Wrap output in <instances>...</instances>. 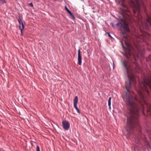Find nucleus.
Wrapping results in <instances>:
<instances>
[{
    "label": "nucleus",
    "mask_w": 151,
    "mask_h": 151,
    "mask_svg": "<svg viewBox=\"0 0 151 151\" xmlns=\"http://www.w3.org/2000/svg\"><path fill=\"white\" fill-rule=\"evenodd\" d=\"M124 68L127 70L129 79L128 83L126 82L125 87L127 93L122 96L124 101L127 106V111L124 114L127 119H138L139 112L141 109L144 115L146 111L148 115H151V107L150 104L147 101L149 96L148 88L151 90V73L147 77L144 78L142 83L137 88L139 98L132 95L130 92L131 83H136L135 73L139 69L138 64L133 62L128 65L125 61L121 62Z\"/></svg>",
    "instance_id": "nucleus-1"
},
{
    "label": "nucleus",
    "mask_w": 151,
    "mask_h": 151,
    "mask_svg": "<svg viewBox=\"0 0 151 151\" xmlns=\"http://www.w3.org/2000/svg\"><path fill=\"white\" fill-rule=\"evenodd\" d=\"M128 18L120 19V21L115 24L119 27L122 31V35L123 38L121 41L122 47L124 50L125 56L127 58H129L130 56L133 54V51L134 49L132 45L129 43V38L127 36V33L129 32L130 30L128 24L127 23V19Z\"/></svg>",
    "instance_id": "nucleus-2"
},
{
    "label": "nucleus",
    "mask_w": 151,
    "mask_h": 151,
    "mask_svg": "<svg viewBox=\"0 0 151 151\" xmlns=\"http://www.w3.org/2000/svg\"><path fill=\"white\" fill-rule=\"evenodd\" d=\"M149 26L151 27V18L147 14L146 21H145L144 23L142 22V25L140 27V30L141 32L140 34L136 36L137 42L135 44V47L138 52V56L140 55L141 56L143 57L144 56L143 51L144 48L142 46L143 44H142L143 42H145L147 44L148 47L149 46V45L147 42V40L150 35L146 32H143L141 28L142 27L144 29L147 30L149 29Z\"/></svg>",
    "instance_id": "nucleus-3"
},
{
    "label": "nucleus",
    "mask_w": 151,
    "mask_h": 151,
    "mask_svg": "<svg viewBox=\"0 0 151 151\" xmlns=\"http://www.w3.org/2000/svg\"><path fill=\"white\" fill-rule=\"evenodd\" d=\"M136 3H135L133 1H132V3L133 4V12L134 14L137 12L139 14L140 12V7L141 5L144 6V11L145 12L146 9L145 7V6L142 0H135Z\"/></svg>",
    "instance_id": "nucleus-4"
},
{
    "label": "nucleus",
    "mask_w": 151,
    "mask_h": 151,
    "mask_svg": "<svg viewBox=\"0 0 151 151\" xmlns=\"http://www.w3.org/2000/svg\"><path fill=\"white\" fill-rule=\"evenodd\" d=\"M18 21L19 23V27L22 33V31L24 28V26L20 16L19 17Z\"/></svg>",
    "instance_id": "nucleus-5"
},
{
    "label": "nucleus",
    "mask_w": 151,
    "mask_h": 151,
    "mask_svg": "<svg viewBox=\"0 0 151 151\" xmlns=\"http://www.w3.org/2000/svg\"><path fill=\"white\" fill-rule=\"evenodd\" d=\"M62 125L63 128L66 130H68L70 128V124L68 122L63 120L62 121Z\"/></svg>",
    "instance_id": "nucleus-6"
},
{
    "label": "nucleus",
    "mask_w": 151,
    "mask_h": 151,
    "mask_svg": "<svg viewBox=\"0 0 151 151\" xmlns=\"http://www.w3.org/2000/svg\"><path fill=\"white\" fill-rule=\"evenodd\" d=\"M78 96H75L73 100V105L74 108L77 110V112L80 114V112L77 106V103H78Z\"/></svg>",
    "instance_id": "nucleus-7"
},
{
    "label": "nucleus",
    "mask_w": 151,
    "mask_h": 151,
    "mask_svg": "<svg viewBox=\"0 0 151 151\" xmlns=\"http://www.w3.org/2000/svg\"><path fill=\"white\" fill-rule=\"evenodd\" d=\"M82 63V58L81 55V51L80 49L78 51V63L79 65H81Z\"/></svg>",
    "instance_id": "nucleus-8"
},
{
    "label": "nucleus",
    "mask_w": 151,
    "mask_h": 151,
    "mask_svg": "<svg viewBox=\"0 0 151 151\" xmlns=\"http://www.w3.org/2000/svg\"><path fill=\"white\" fill-rule=\"evenodd\" d=\"M141 137L142 139L143 140V141L146 142L147 145H149V142L147 140V139L145 137V135L144 134H143L142 135V136Z\"/></svg>",
    "instance_id": "nucleus-9"
},
{
    "label": "nucleus",
    "mask_w": 151,
    "mask_h": 151,
    "mask_svg": "<svg viewBox=\"0 0 151 151\" xmlns=\"http://www.w3.org/2000/svg\"><path fill=\"white\" fill-rule=\"evenodd\" d=\"M147 132L149 135L150 139L151 140V130H147Z\"/></svg>",
    "instance_id": "nucleus-10"
},
{
    "label": "nucleus",
    "mask_w": 151,
    "mask_h": 151,
    "mask_svg": "<svg viewBox=\"0 0 151 151\" xmlns=\"http://www.w3.org/2000/svg\"><path fill=\"white\" fill-rule=\"evenodd\" d=\"M111 97H109L108 100V106H109V109H111Z\"/></svg>",
    "instance_id": "nucleus-11"
},
{
    "label": "nucleus",
    "mask_w": 151,
    "mask_h": 151,
    "mask_svg": "<svg viewBox=\"0 0 151 151\" xmlns=\"http://www.w3.org/2000/svg\"><path fill=\"white\" fill-rule=\"evenodd\" d=\"M146 60L147 61H151V54L150 55H149L148 58L146 59Z\"/></svg>",
    "instance_id": "nucleus-12"
},
{
    "label": "nucleus",
    "mask_w": 151,
    "mask_h": 151,
    "mask_svg": "<svg viewBox=\"0 0 151 151\" xmlns=\"http://www.w3.org/2000/svg\"><path fill=\"white\" fill-rule=\"evenodd\" d=\"M65 10H66V11L68 12V13L70 11L67 8L66 6H65Z\"/></svg>",
    "instance_id": "nucleus-13"
},
{
    "label": "nucleus",
    "mask_w": 151,
    "mask_h": 151,
    "mask_svg": "<svg viewBox=\"0 0 151 151\" xmlns=\"http://www.w3.org/2000/svg\"><path fill=\"white\" fill-rule=\"evenodd\" d=\"M36 150L37 151H40V147L38 145L37 146Z\"/></svg>",
    "instance_id": "nucleus-14"
},
{
    "label": "nucleus",
    "mask_w": 151,
    "mask_h": 151,
    "mask_svg": "<svg viewBox=\"0 0 151 151\" xmlns=\"http://www.w3.org/2000/svg\"><path fill=\"white\" fill-rule=\"evenodd\" d=\"M2 4H3L6 2V0H0Z\"/></svg>",
    "instance_id": "nucleus-15"
},
{
    "label": "nucleus",
    "mask_w": 151,
    "mask_h": 151,
    "mask_svg": "<svg viewBox=\"0 0 151 151\" xmlns=\"http://www.w3.org/2000/svg\"><path fill=\"white\" fill-rule=\"evenodd\" d=\"M28 5L31 7H33V5L32 3H29L28 4Z\"/></svg>",
    "instance_id": "nucleus-16"
},
{
    "label": "nucleus",
    "mask_w": 151,
    "mask_h": 151,
    "mask_svg": "<svg viewBox=\"0 0 151 151\" xmlns=\"http://www.w3.org/2000/svg\"><path fill=\"white\" fill-rule=\"evenodd\" d=\"M107 33L108 34V36H109V37H110L111 38H113L110 35V33H109V32H107Z\"/></svg>",
    "instance_id": "nucleus-17"
},
{
    "label": "nucleus",
    "mask_w": 151,
    "mask_h": 151,
    "mask_svg": "<svg viewBox=\"0 0 151 151\" xmlns=\"http://www.w3.org/2000/svg\"><path fill=\"white\" fill-rule=\"evenodd\" d=\"M68 13L70 14V15L71 16H72L73 14H72V13H71V11H70Z\"/></svg>",
    "instance_id": "nucleus-18"
},
{
    "label": "nucleus",
    "mask_w": 151,
    "mask_h": 151,
    "mask_svg": "<svg viewBox=\"0 0 151 151\" xmlns=\"http://www.w3.org/2000/svg\"><path fill=\"white\" fill-rule=\"evenodd\" d=\"M68 13L70 14V15L71 16H72L73 14H72V13H71V11H70Z\"/></svg>",
    "instance_id": "nucleus-19"
},
{
    "label": "nucleus",
    "mask_w": 151,
    "mask_h": 151,
    "mask_svg": "<svg viewBox=\"0 0 151 151\" xmlns=\"http://www.w3.org/2000/svg\"><path fill=\"white\" fill-rule=\"evenodd\" d=\"M111 24L113 27H114V24L113 23H112V22L111 23Z\"/></svg>",
    "instance_id": "nucleus-20"
},
{
    "label": "nucleus",
    "mask_w": 151,
    "mask_h": 151,
    "mask_svg": "<svg viewBox=\"0 0 151 151\" xmlns=\"http://www.w3.org/2000/svg\"><path fill=\"white\" fill-rule=\"evenodd\" d=\"M71 17H72V18L73 19H75V17L74 16V15H73L72 16H71Z\"/></svg>",
    "instance_id": "nucleus-21"
},
{
    "label": "nucleus",
    "mask_w": 151,
    "mask_h": 151,
    "mask_svg": "<svg viewBox=\"0 0 151 151\" xmlns=\"http://www.w3.org/2000/svg\"><path fill=\"white\" fill-rule=\"evenodd\" d=\"M128 18H129V19H130V18H131V17H130V16H128Z\"/></svg>",
    "instance_id": "nucleus-22"
},
{
    "label": "nucleus",
    "mask_w": 151,
    "mask_h": 151,
    "mask_svg": "<svg viewBox=\"0 0 151 151\" xmlns=\"http://www.w3.org/2000/svg\"><path fill=\"white\" fill-rule=\"evenodd\" d=\"M124 14H125L126 13L125 12H124Z\"/></svg>",
    "instance_id": "nucleus-23"
},
{
    "label": "nucleus",
    "mask_w": 151,
    "mask_h": 151,
    "mask_svg": "<svg viewBox=\"0 0 151 151\" xmlns=\"http://www.w3.org/2000/svg\"><path fill=\"white\" fill-rule=\"evenodd\" d=\"M123 0V1H124V0Z\"/></svg>",
    "instance_id": "nucleus-24"
}]
</instances>
